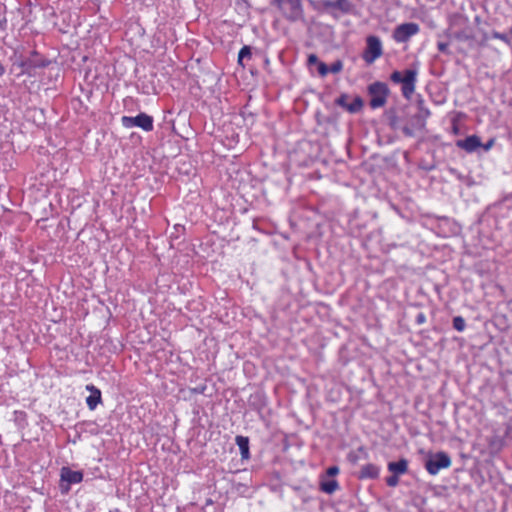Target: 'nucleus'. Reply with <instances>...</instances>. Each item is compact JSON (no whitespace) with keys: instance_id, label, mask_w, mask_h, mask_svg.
I'll return each instance as SVG.
<instances>
[{"instance_id":"obj_33","label":"nucleus","mask_w":512,"mask_h":512,"mask_svg":"<svg viewBox=\"0 0 512 512\" xmlns=\"http://www.w3.org/2000/svg\"><path fill=\"white\" fill-rule=\"evenodd\" d=\"M352 143V138L348 139L347 147L349 148V145ZM348 154L350 155V150L348 149Z\"/></svg>"},{"instance_id":"obj_16","label":"nucleus","mask_w":512,"mask_h":512,"mask_svg":"<svg viewBox=\"0 0 512 512\" xmlns=\"http://www.w3.org/2000/svg\"><path fill=\"white\" fill-rule=\"evenodd\" d=\"M308 65H315L317 67L318 73L321 76H325L328 73V66L325 63L321 62L315 54H310L308 56Z\"/></svg>"},{"instance_id":"obj_21","label":"nucleus","mask_w":512,"mask_h":512,"mask_svg":"<svg viewBox=\"0 0 512 512\" xmlns=\"http://www.w3.org/2000/svg\"><path fill=\"white\" fill-rule=\"evenodd\" d=\"M466 327V322L463 317L456 316L453 318V328L459 332L463 331Z\"/></svg>"},{"instance_id":"obj_29","label":"nucleus","mask_w":512,"mask_h":512,"mask_svg":"<svg viewBox=\"0 0 512 512\" xmlns=\"http://www.w3.org/2000/svg\"><path fill=\"white\" fill-rule=\"evenodd\" d=\"M416 323L421 325L423 323H425L426 321V316L424 313L420 312L416 315V319H415Z\"/></svg>"},{"instance_id":"obj_10","label":"nucleus","mask_w":512,"mask_h":512,"mask_svg":"<svg viewBox=\"0 0 512 512\" xmlns=\"http://www.w3.org/2000/svg\"><path fill=\"white\" fill-rule=\"evenodd\" d=\"M456 146L460 149L465 150L468 153H472L482 146V142L480 137H478L477 135H470L465 139L457 140Z\"/></svg>"},{"instance_id":"obj_30","label":"nucleus","mask_w":512,"mask_h":512,"mask_svg":"<svg viewBox=\"0 0 512 512\" xmlns=\"http://www.w3.org/2000/svg\"><path fill=\"white\" fill-rule=\"evenodd\" d=\"M494 144V139H490L486 144H482V148L485 150V151H488Z\"/></svg>"},{"instance_id":"obj_17","label":"nucleus","mask_w":512,"mask_h":512,"mask_svg":"<svg viewBox=\"0 0 512 512\" xmlns=\"http://www.w3.org/2000/svg\"><path fill=\"white\" fill-rule=\"evenodd\" d=\"M335 104L352 113V99L349 94H341L338 98L335 99Z\"/></svg>"},{"instance_id":"obj_13","label":"nucleus","mask_w":512,"mask_h":512,"mask_svg":"<svg viewBox=\"0 0 512 512\" xmlns=\"http://www.w3.org/2000/svg\"><path fill=\"white\" fill-rule=\"evenodd\" d=\"M388 470L395 475L405 474L408 470V461L405 458L388 463Z\"/></svg>"},{"instance_id":"obj_18","label":"nucleus","mask_w":512,"mask_h":512,"mask_svg":"<svg viewBox=\"0 0 512 512\" xmlns=\"http://www.w3.org/2000/svg\"><path fill=\"white\" fill-rule=\"evenodd\" d=\"M385 116H386L389 126L392 129H397L400 127V119L397 115L396 109L387 110Z\"/></svg>"},{"instance_id":"obj_5","label":"nucleus","mask_w":512,"mask_h":512,"mask_svg":"<svg viewBox=\"0 0 512 512\" xmlns=\"http://www.w3.org/2000/svg\"><path fill=\"white\" fill-rule=\"evenodd\" d=\"M121 122L126 128L137 126L145 131L153 130V118L145 113H140L135 117L123 116Z\"/></svg>"},{"instance_id":"obj_6","label":"nucleus","mask_w":512,"mask_h":512,"mask_svg":"<svg viewBox=\"0 0 512 512\" xmlns=\"http://www.w3.org/2000/svg\"><path fill=\"white\" fill-rule=\"evenodd\" d=\"M48 64L49 61L39 58L38 54L34 53L29 58L22 60L17 66L20 68L19 74L33 76L36 74L37 68H43Z\"/></svg>"},{"instance_id":"obj_1","label":"nucleus","mask_w":512,"mask_h":512,"mask_svg":"<svg viewBox=\"0 0 512 512\" xmlns=\"http://www.w3.org/2000/svg\"><path fill=\"white\" fill-rule=\"evenodd\" d=\"M418 70L416 68L406 69L404 71H394L390 75V80L395 84H401L402 95L410 99L415 92Z\"/></svg>"},{"instance_id":"obj_4","label":"nucleus","mask_w":512,"mask_h":512,"mask_svg":"<svg viewBox=\"0 0 512 512\" xmlns=\"http://www.w3.org/2000/svg\"><path fill=\"white\" fill-rule=\"evenodd\" d=\"M451 466V458L446 452H437L425 462V468L431 475H436L441 469Z\"/></svg>"},{"instance_id":"obj_22","label":"nucleus","mask_w":512,"mask_h":512,"mask_svg":"<svg viewBox=\"0 0 512 512\" xmlns=\"http://www.w3.org/2000/svg\"><path fill=\"white\" fill-rule=\"evenodd\" d=\"M491 35H492V38H494V39H499L508 45L511 44L509 37L504 33H500L498 31H493Z\"/></svg>"},{"instance_id":"obj_8","label":"nucleus","mask_w":512,"mask_h":512,"mask_svg":"<svg viewBox=\"0 0 512 512\" xmlns=\"http://www.w3.org/2000/svg\"><path fill=\"white\" fill-rule=\"evenodd\" d=\"M381 55L382 45L380 39L376 36H369L367 38V47L363 54L364 60L366 63L371 64Z\"/></svg>"},{"instance_id":"obj_3","label":"nucleus","mask_w":512,"mask_h":512,"mask_svg":"<svg viewBox=\"0 0 512 512\" xmlns=\"http://www.w3.org/2000/svg\"><path fill=\"white\" fill-rule=\"evenodd\" d=\"M370 106L375 109L385 105L389 93L388 86L383 82H375L369 86Z\"/></svg>"},{"instance_id":"obj_32","label":"nucleus","mask_w":512,"mask_h":512,"mask_svg":"<svg viewBox=\"0 0 512 512\" xmlns=\"http://www.w3.org/2000/svg\"><path fill=\"white\" fill-rule=\"evenodd\" d=\"M5 72L4 66L0 63V76H2Z\"/></svg>"},{"instance_id":"obj_23","label":"nucleus","mask_w":512,"mask_h":512,"mask_svg":"<svg viewBox=\"0 0 512 512\" xmlns=\"http://www.w3.org/2000/svg\"><path fill=\"white\" fill-rule=\"evenodd\" d=\"M342 67V62L337 60L328 67V72L338 73L342 70Z\"/></svg>"},{"instance_id":"obj_20","label":"nucleus","mask_w":512,"mask_h":512,"mask_svg":"<svg viewBox=\"0 0 512 512\" xmlns=\"http://www.w3.org/2000/svg\"><path fill=\"white\" fill-rule=\"evenodd\" d=\"M251 48L249 46H244L241 48L239 54H238V63L242 66H244L243 61L245 58L250 59L251 58Z\"/></svg>"},{"instance_id":"obj_25","label":"nucleus","mask_w":512,"mask_h":512,"mask_svg":"<svg viewBox=\"0 0 512 512\" xmlns=\"http://www.w3.org/2000/svg\"><path fill=\"white\" fill-rule=\"evenodd\" d=\"M398 483H399L398 475H395V474L392 473L391 476L386 478V484L389 487H396L398 485Z\"/></svg>"},{"instance_id":"obj_15","label":"nucleus","mask_w":512,"mask_h":512,"mask_svg":"<svg viewBox=\"0 0 512 512\" xmlns=\"http://www.w3.org/2000/svg\"><path fill=\"white\" fill-rule=\"evenodd\" d=\"M236 444L238 445L242 459H249V438L245 436H236Z\"/></svg>"},{"instance_id":"obj_28","label":"nucleus","mask_w":512,"mask_h":512,"mask_svg":"<svg viewBox=\"0 0 512 512\" xmlns=\"http://www.w3.org/2000/svg\"><path fill=\"white\" fill-rule=\"evenodd\" d=\"M363 106V100L360 97H354V112Z\"/></svg>"},{"instance_id":"obj_7","label":"nucleus","mask_w":512,"mask_h":512,"mask_svg":"<svg viewBox=\"0 0 512 512\" xmlns=\"http://www.w3.org/2000/svg\"><path fill=\"white\" fill-rule=\"evenodd\" d=\"M419 32V25L414 22L403 23L398 25L394 32L393 38L398 43L407 42L412 36Z\"/></svg>"},{"instance_id":"obj_26","label":"nucleus","mask_w":512,"mask_h":512,"mask_svg":"<svg viewBox=\"0 0 512 512\" xmlns=\"http://www.w3.org/2000/svg\"><path fill=\"white\" fill-rule=\"evenodd\" d=\"M339 473V468L337 466L329 467L323 476H328L329 478H333L335 475Z\"/></svg>"},{"instance_id":"obj_11","label":"nucleus","mask_w":512,"mask_h":512,"mask_svg":"<svg viewBox=\"0 0 512 512\" xmlns=\"http://www.w3.org/2000/svg\"><path fill=\"white\" fill-rule=\"evenodd\" d=\"M86 390L90 392L86 398L87 406L90 410H94L102 402L101 391L92 384L87 385Z\"/></svg>"},{"instance_id":"obj_34","label":"nucleus","mask_w":512,"mask_h":512,"mask_svg":"<svg viewBox=\"0 0 512 512\" xmlns=\"http://www.w3.org/2000/svg\"><path fill=\"white\" fill-rule=\"evenodd\" d=\"M352 457V452L347 454V458L350 459Z\"/></svg>"},{"instance_id":"obj_27","label":"nucleus","mask_w":512,"mask_h":512,"mask_svg":"<svg viewBox=\"0 0 512 512\" xmlns=\"http://www.w3.org/2000/svg\"><path fill=\"white\" fill-rule=\"evenodd\" d=\"M448 47H449V44L446 42H438V44H437L438 50L442 53H449Z\"/></svg>"},{"instance_id":"obj_14","label":"nucleus","mask_w":512,"mask_h":512,"mask_svg":"<svg viewBox=\"0 0 512 512\" xmlns=\"http://www.w3.org/2000/svg\"><path fill=\"white\" fill-rule=\"evenodd\" d=\"M379 475V468L374 464H367L363 466L359 472L360 479H374Z\"/></svg>"},{"instance_id":"obj_2","label":"nucleus","mask_w":512,"mask_h":512,"mask_svg":"<svg viewBox=\"0 0 512 512\" xmlns=\"http://www.w3.org/2000/svg\"><path fill=\"white\" fill-rule=\"evenodd\" d=\"M283 15L290 21H297L303 18L301 0H275Z\"/></svg>"},{"instance_id":"obj_24","label":"nucleus","mask_w":512,"mask_h":512,"mask_svg":"<svg viewBox=\"0 0 512 512\" xmlns=\"http://www.w3.org/2000/svg\"><path fill=\"white\" fill-rule=\"evenodd\" d=\"M423 101H420L419 102V114H418V117L419 118H422V119H426L430 116V111L429 109L423 107Z\"/></svg>"},{"instance_id":"obj_9","label":"nucleus","mask_w":512,"mask_h":512,"mask_svg":"<svg viewBox=\"0 0 512 512\" xmlns=\"http://www.w3.org/2000/svg\"><path fill=\"white\" fill-rule=\"evenodd\" d=\"M82 479L83 474L80 471H74L68 467L61 469V489L65 492L69 491L71 484L80 483Z\"/></svg>"},{"instance_id":"obj_12","label":"nucleus","mask_w":512,"mask_h":512,"mask_svg":"<svg viewBox=\"0 0 512 512\" xmlns=\"http://www.w3.org/2000/svg\"><path fill=\"white\" fill-rule=\"evenodd\" d=\"M320 490L327 493L332 494L338 488V483L333 478H329L328 476L321 475L320 477Z\"/></svg>"},{"instance_id":"obj_19","label":"nucleus","mask_w":512,"mask_h":512,"mask_svg":"<svg viewBox=\"0 0 512 512\" xmlns=\"http://www.w3.org/2000/svg\"><path fill=\"white\" fill-rule=\"evenodd\" d=\"M324 5L326 7L338 8L343 12H348L350 10V3L348 0L325 1Z\"/></svg>"},{"instance_id":"obj_31","label":"nucleus","mask_w":512,"mask_h":512,"mask_svg":"<svg viewBox=\"0 0 512 512\" xmlns=\"http://www.w3.org/2000/svg\"><path fill=\"white\" fill-rule=\"evenodd\" d=\"M402 130H403V132H404V134H405V135H407V136H412V130H411L409 127H406V126H405V127H403V129H402Z\"/></svg>"}]
</instances>
